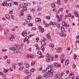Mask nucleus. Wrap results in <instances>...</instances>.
I'll list each match as a JSON object with an SVG mask.
<instances>
[{
    "label": "nucleus",
    "mask_w": 79,
    "mask_h": 79,
    "mask_svg": "<svg viewBox=\"0 0 79 79\" xmlns=\"http://www.w3.org/2000/svg\"><path fill=\"white\" fill-rule=\"evenodd\" d=\"M30 58H33V56L32 55H30Z\"/></svg>",
    "instance_id": "774afa93"
},
{
    "label": "nucleus",
    "mask_w": 79,
    "mask_h": 79,
    "mask_svg": "<svg viewBox=\"0 0 79 79\" xmlns=\"http://www.w3.org/2000/svg\"><path fill=\"white\" fill-rule=\"evenodd\" d=\"M12 5V4H11V3H9L8 5V6H11Z\"/></svg>",
    "instance_id": "13d9d810"
},
{
    "label": "nucleus",
    "mask_w": 79,
    "mask_h": 79,
    "mask_svg": "<svg viewBox=\"0 0 79 79\" xmlns=\"http://www.w3.org/2000/svg\"><path fill=\"white\" fill-rule=\"evenodd\" d=\"M38 11H41L42 10V8H39L38 9Z\"/></svg>",
    "instance_id": "e2e57ef3"
},
{
    "label": "nucleus",
    "mask_w": 79,
    "mask_h": 79,
    "mask_svg": "<svg viewBox=\"0 0 79 79\" xmlns=\"http://www.w3.org/2000/svg\"><path fill=\"white\" fill-rule=\"evenodd\" d=\"M57 3L58 5H61V3H60V0H57Z\"/></svg>",
    "instance_id": "7c9ffc66"
},
{
    "label": "nucleus",
    "mask_w": 79,
    "mask_h": 79,
    "mask_svg": "<svg viewBox=\"0 0 79 79\" xmlns=\"http://www.w3.org/2000/svg\"><path fill=\"white\" fill-rule=\"evenodd\" d=\"M36 22L38 23H40L41 22V19L40 18H36L35 19Z\"/></svg>",
    "instance_id": "1a4fd4ad"
},
{
    "label": "nucleus",
    "mask_w": 79,
    "mask_h": 79,
    "mask_svg": "<svg viewBox=\"0 0 79 79\" xmlns=\"http://www.w3.org/2000/svg\"><path fill=\"white\" fill-rule=\"evenodd\" d=\"M29 36H27L26 38L25 39H26V41L27 42V43H29V41L28 40L29 39Z\"/></svg>",
    "instance_id": "4be33fe9"
},
{
    "label": "nucleus",
    "mask_w": 79,
    "mask_h": 79,
    "mask_svg": "<svg viewBox=\"0 0 79 79\" xmlns=\"http://www.w3.org/2000/svg\"><path fill=\"white\" fill-rule=\"evenodd\" d=\"M8 71V70L6 69H4L3 70L4 73H6Z\"/></svg>",
    "instance_id": "473e14b6"
},
{
    "label": "nucleus",
    "mask_w": 79,
    "mask_h": 79,
    "mask_svg": "<svg viewBox=\"0 0 79 79\" xmlns=\"http://www.w3.org/2000/svg\"><path fill=\"white\" fill-rule=\"evenodd\" d=\"M12 68L13 69H16V66L15 65H13L12 66Z\"/></svg>",
    "instance_id": "de8ad7c7"
},
{
    "label": "nucleus",
    "mask_w": 79,
    "mask_h": 79,
    "mask_svg": "<svg viewBox=\"0 0 79 79\" xmlns=\"http://www.w3.org/2000/svg\"><path fill=\"white\" fill-rule=\"evenodd\" d=\"M35 47H37V48H38V44H35Z\"/></svg>",
    "instance_id": "0e129e2a"
},
{
    "label": "nucleus",
    "mask_w": 79,
    "mask_h": 79,
    "mask_svg": "<svg viewBox=\"0 0 79 79\" xmlns=\"http://www.w3.org/2000/svg\"><path fill=\"white\" fill-rule=\"evenodd\" d=\"M38 55H42V52L40 51H38L37 53Z\"/></svg>",
    "instance_id": "37998d69"
},
{
    "label": "nucleus",
    "mask_w": 79,
    "mask_h": 79,
    "mask_svg": "<svg viewBox=\"0 0 79 79\" xmlns=\"http://www.w3.org/2000/svg\"><path fill=\"white\" fill-rule=\"evenodd\" d=\"M6 50H7V49H2V52H6Z\"/></svg>",
    "instance_id": "3c124183"
},
{
    "label": "nucleus",
    "mask_w": 79,
    "mask_h": 79,
    "mask_svg": "<svg viewBox=\"0 0 79 79\" xmlns=\"http://www.w3.org/2000/svg\"><path fill=\"white\" fill-rule=\"evenodd\" d=\"M27 74L28 76H31V73L29 72L27 73Z\"/></svg>",
    "instance_id": "72a5a7b5"
},
{
    "label": "nucleus",
    "mask_w": 79,
    "mask_h": 79,
    "mask_svg": "<svg viewBox=\"0 0 79 79\" xmlns=\"http://www.w3.org/2000/svg\"><path fill=\"white\" fill-rule=\"evenodd\" d=\"M10 60L8 59L7 60V62L8 63H10Z\"/></svg>",
    "instance_id": "09e8293b"
},
{
    "label": "nucleus",
    "mask_w": 79,
    "mask_h": 79,
    "mask_svg": "<svg viewBox=\"0 0 79 79\" xmlns=\"http://www.w3.org/2000/svg\"><path fill=\"white\" fill-rule=\"evenodd\" d=\"M23 10L24 11H27V8L26 7H23Z\"/></svg>",
    "instance_id": "4c0bfd02"
},
{
    "label": "nucleus",
    "mask_w": 79,
    "mask_h": 79,
    "mask_svg": "<svg viewBox=\"0 0 79 79\" xmlns=\"http://www.w3.org/2000/svg\"><path fill=\"white\" fill-rule=\"evenodd\" d=\"M59 10L61 11H63V8L60 7L59 8Z\"/></svg>",
    "instance_id": "8fccbe9b"
},
{
    "label": "nucleus",
    "mask_w": 79,
    "mask_h": 79,
    "mask_svg": "<svg viewBox=\"0 0 79 79\" xmlns=\"http://www.w3.org/2000/svg\"><path fill=\"white\" fill-rule=\"evenodd\" d=\"M24 69V66H21L19 68V71H21V70H23Z\"/></svg>",
    "instance_id": "5701e85b"
},
{
    "label": "nucleus",
    "mask_w": 79,
    "mask_h": 79,
    "mask_svg": "<svg viewBox=\"0 0 79 79\" xmlns=\"http://www.w3.org/2000/svg\"><path fill=\"white\" fill-rule=\"evenodd\" d=\"M27 17H28V19H26V22L29 23H30V22L31 21V20L30 19H31V16L30 15L28 14V15Z\"/></svg>",
    "instance_id": "f03ea898"
},
{
    "label": "nucleus",
    "mask_w": 79,
    "mask_h": 79,
    "mask_svg": "<svg viewBox=\"0 0 79 79\" xmlns=\"http://www.w3.org/2000/svg\"><path fill=\"white\" fill-rule=\"evenodd\" d=\"M46 19H50V16H48L46 17Z\"/></svg>",
    "instance_id": "58836bf2"
},
{
    "label": "nucleus",
    "mask_w": 79,
    "mask_h": 79,
    "mask_svg": "<svg viewBox=\"0 0 79 79\" xmlns=\"http://www.w3.org/2000/svg\"><path fill=\"white\" fill-rule=\"evenodd\" d=\"M3 76L4 77H5V75L4 74H3V73L2 72H0V76Z\"/></svg>",
    "instance_id": "bb28decb"
},
{
    "label": "nucleus",
    "mask_w": 79,
    "mask_h": 79,
    "mask_svg": "<svg viewBox=\"0 0 79 79\" xmlns=\"http://www.w3.org/2000/svg\"><path fill=\"white\" fill-rule=\"evenodd\" d=\"M10 37H9V39H10L11 41H13V39H15V36L13 35H12V34L11 33L10 34Z\"/></svg>",
    "instance_id": "20e7f679"
},
{
    "label": "nucleus",
    "mask_w": 79,
    "mask_h": 79,
    "mask_svg": "<svg viewBox=\"0 0 79 79\" xmlns=\"http://www.w3.org/2000/svg\"><path fill=\"white\" fill-rule=\"evenodd\" d=\"M18 47V46H14V47H10V50H11L12 51H14L15 50H16V47Z\"/></svg>",
    "instance_id": "7ed1b4c3"
},
{
    "label": "nucleus",
    "mask_w": 79,
    "mask_h": 79,
    "mask_svg": "<svg viewBox=\"0 0 79 79\" xmlns=\"http://www.w3.org/2000/svg\"><path fill=\"white\" fill-rule=\"evenodd\" d=\"M46 61L47 62H50V58H48L46 59Z\"/></svg>",
    "instance_id": "393cba45"
},
{
    "label": "nucleus",
    "mask_w": 79,
    "mask_h": 79,
    "mask_svg": "<svg viewBox=\"0 0 79 79\" xmlns=\"http://www.w3.org/2000/svg\"><path fill=\"white\" fill-rule=\"evenodd\" d=\"M19 7H21V8H24V6L22 4H20L19 5Z\"/></svg>",
    "instance_id": "79ce46f5"
},
{
    "label": "nucleus",
    "mask_w": 79,
    "mask_h": 79,
    "mask_svg": "<svg viewBox=\"0 0 79 79\" xmlns=\"http://www.w3.org/2000/svg\"><path fill=\"white\" fill-rule=\"evenodd\" d=\"M26 68H28L29 67V65L28 64H27L26 65Z\"/></svg>",
    "instance_id": "4d7b16f0"
},
{
    "label": "nucleus",
    "mask_w": 79,
    "mask_h": 79,
    "mask_svg": "<svg viewBox=\"0 0 79 79\" xmlns=\"http://www.w3.org/2000/svg\"><path fill=\"white\" fill-rule=\"evenodd\" d=\"M75 16H76V17H77V16H78V17H79V15L77 14H75Z\"/></svg>",
    "instance_id": "052dcab7"
},
{
    "label": "nucleus",
    "mask_w": 79,
    "mask_h": 79,
    "mask_svg": "<svg viewBox=\"0 0 79 79\" xmlns=\"http://www.w3.org/2000/svg\"><path fill=\"white\" fill-rule=\"evenodd\" d=\"M8 58V57L6 56H5L4 57V60H6V58Z\"/></svg>",
    "instance_id": "864d4df0"
},
{
    "label": "nucleus",
    "mask_w": 79,
    "mask_h": 79,
    "mask_svg": "<svg viewBox=\"0 0 79 79\" xmlns=\"http://www.w3.org/2000/svg\"><path fill=\"white\" fill-rule=\"evenodd\" d=\"M69 63V60H67L65 62V65L67 66V65H68V63Z\"/></svg>",
    "instance_id": "c756f323"
},
{
    "label": "nucleus",
    "mask_w": 79,
    "mask_h": 79,
    "mask_svg": "<svg viewBox=\"0 0 79 79\" xmlns=\"http://www.w3.org/2000/svg\"><path fill=\"white\" fill-rule=\"evenodd\" d=\"M60 37H66V34L65 33H60Z\"/></svg>",
    "instance_id": "0eeeda50"
},
{
    "label": "nucleus",
    "mask_w": 79,
    "mask_h": 79,
    "mask_svg": "<svg viewBox=\"0 0 79 79\" xmlns=\"http://www.w3.org/2000/svg\"><path fill=\"white\" fill-rule=\"evenodd\" d=\"M41 49L42 51H44V50H45V48H44V46H42L41 47Z\"/></svg>",
    "instance_id": "c9c22d12"
},
{
    "label": "nucleus",
    "mask_w": 79,
    "mask_h": 79,
    "mask_svg": "<svg viewBox=\"0 0 79 79\" xmlns=\"http://www.w3.org/2000/svg\"><path fill=\"white\" fill-rule=\"evenodd\" d=\"M27 58H30V55H27Z\"/></svg>",
    "instance_id": "69168bd1"
},
{
    "label": "nucleus",
    "mask_w": 79,
    "mask_h": 79,
    "mask_svg": "<svg viewBox=\"0 0 79 79\" xmlns=\"http://www.w3.org/2000/svg\"><path fill=\"white\" fill-rule=\"evenodd\" d=\"M50 73H51L50 74L49 73L50 76V77H52V76H53V73H54V70H51V71Z\"/></svg>",
    "instance_id": "2eb2a0df"
},
{
    "label": "nucleus",
    "mask_w": 79,
    "mask_h": 79,
    "mask_svg": "<svg viewBox=\"0 0 79 79\" xmlns=\"http://www.w3.org/2000/svg\"><path fill=\"white\" fill-rule=\"evenodd\" d=\"M24 5L25 6H28V4H27V3H24Z\"/></svg>",
    "instance_id": "c03bdc74"
},
{
    "label": "nucleus",
    "mask_w": 79,
    "mask_h": 79,
    "mask_svg": "<svg viewBox=\"0 0 79 79\" xmlns=\"http://www.w3.org/2000/svg\"><path fill=\"white\" fill-rule=\"evenodd\" d=\"M28 50L29 51V52H31V51H32V49H31V48H29L28 49Z\"/></svg>",
    "instance_id": "680f3d73"
},
{
    "label": "nucleus",
    "mask_w": 79,
    "mask_h": 79,
    "mask_svg": "<svg viewBox=\"0 0 79 79\" xmlns=\"http://www.w3.org/2000/svg\"><path fill=\"white\" fill-rule=\"evenodd\" d=\"M35 71V69H32L30 70V72H31L32 73H33Z\"/></svg>",
    "instance_id": "2f4dec72"
},
{
    "label": "nucleus",
    "mask_w": 79,
    "mask_h": 79,
    "mask_svg": "<svg viewBox=\"0 0 79 79\" xmlns=\"http://www.w3.org/2000/svg\"><path fill=\"white\" fill-rule=\"evenodd\" d=\"M57 52H58L59 53H60V52H61V51H62L61 50V48H59L57 49Z\"/></svg>",
    "instance_id": "f3484780"
},
{
    "label": "nucleus",
    "mask_w": 79,
    "mask_h": 79,
    "mask_svg": "<svg viewBox=\"0 0 79 79\" xmlns=\"http://www.w3.org/2000/svg\"><path fill=\"white\" fill-rule=\"evenodd\" d=\"M35 61H32L31 63V66H34V65H35Z\"/></svg>",
    "instance_id": "b1692460"
},
{
    "label": "nucleus",
    "mask_w": 79,
    "mask_h": 79,
    "mask_svg": "<svg viewBox=\"0 0 79 79\" xmlns=\"http://www.w3.org/2000/svg\"><path fill=\"white\" fill-rule=\"evenodd\" d=\"M29 25L30 27L32 26V24L31 23H29Z\"/></svg>",
    "instance_id": "338daca9"
},
{
    "label": "nucleus",
    "mask_w": 79,
    "mask_h": 79,
    "mask_svg": "<svg viewBox=\"0 0 79 79\" xmlns=\"http://www.w3.org/2000/svg\"><path fill=\"white\" fill-rule=\"evenodd\" d=\"M51 6L52 8H54V7L55 6V5L54 4H52Z\"/></svg>",
    "instance_id": "603ef678"
},
{
    "label": "nucleus",
    "mask_w": 79,
    "mask_h": 79,
    "mask_svg": "<svg viewBox=\"0 0 79 79\" xmlns=\"http://www.w3.org/2000/svg\"><path fill=\"white\" fill-rule=\"evenodd\" d=\"M61 31L62 33L65 32H66V30L64 28V27H62L61 28Z\"/></svg>",
    "instance_id": "6e6552de"
},
{
    "label": "nucleus",
    "mask_w": 79,
    "mask_h": 79,
    "mask_svg": "<svg viewBox=\"0 0 79 79\" xmlns=\"http://www.w3.org/2000/svg\"><path fill=\"white\" fill-rule=\"evenodd\" d=\"M49 24L50 25H53V26H54L56 24V23L55 22H50Z\"/></svg>",
    "instance_id": "f8f14e48"
},
{
    "label": "nucleus",
    "mask_w": 79,
    "mask_h": 79,
    "mask_svg": "<svg viewBox=\"0 0 79 79\" xmlns=\"http://www.w3.org/2000/svg\"><path fill=\"white\" fill-rule=\"evenodd\" d=\"M2 5L4 6H8V3H7V2L6 1H5L4 3H2Z\"/></svg>",
    "instance_id": "9d476101"
},
{
    "label": "nucleus",
    "mask_w": 79,
    "mask_h": 79,
    "mask_svg": "<svg viewBox=\"0 0 79 79\" xmlns=\"http://www.w3.org/2000/svg\"><path fill=\"white\" fill-rule=\"evenodd\" d=\"M73 57L74 60H76V58H77V55H76V54H74L73 56Z\"/></svg>",
    "instance_id": "c85d7f7f"
},
{
    "label": "nucleus",
    "mask_w": 79,
    "mask_h": 79,
    "mask_svg": "<svg viewBox=\"0 0 79 79\" xmlns=\"http://www.w3.org/2000/svg\"><path fill=\"white\" fill-rule=\"evenodd\" d=\"M50 45L51 47H52V48L54 47V45H53L52 44H51Z\"/></svg>",
    "instance_id": "bf43d9fd"
},
{
    "label": "nucleus",
    "mask_w": 79,
    "mask_h": 79,
    "mask_svg": "<svg viewBox=\"0 0 79 79\" xmlns=\"http://www.w3.org/2000/svg\"><path fill=\"white\" fill-rule=\"evenodd\" d=\"M69 77L70 78H72V77H74V75L73 74V73H71L69 75Z\"/></svg>",
    "instance_id": "aec40b11"
},
{
    "label": "nucleus",
    "mask_w": 79,
    "mask_h": 79,
    "mask_svg": "<svg viewBox=\"0 0 79 79\" xmlns=\"http://www.w3.org/2000/svg\"><path fill=\"white\" fill-rule=\"evenodd\" d=\"M47 38L48 39H51V37H50V36L49 35H47Z\"/></svg>",
    "instance_id": "cd10ccee"
},
{
    "label": "nucleus",
    "mask_w": 79,
    "mask_h": 79,
    "mask_svg": "<svg viewBox=\"0 0 79 79\" xmlns=\"http://www.w3.org/2000/svg\"><path fill=\"white\" fill-rule=\"evenodd\" d=\"M5 17L6 18H7V19H10V15H5Z\"/></svg>",
    "instance_id": "412c9836"
},
{
    "label": "nucleus",
    "mask_w": 79,
    "mask_h": 79,
    "mask_svg": "<svg viewBox=\"0 0 79 79\" xmlns=\"http://www.w3.org/2000/svg\"><path fill=\"white\" fill-rule=\"evenodd\" d=\"M73 68H76V64H73Z\"/></svg>",
    "instance_id": "a18cd8bd"
},
{
    "label": "nucleus",
    "mask_w": 79,
    "mask_h": 79,
    "mask_svg": "<svg viewBox=\"0 0 79 79\" xmlns=\"http://www.w3.org/2000/svg\"><path fill=\"white\" fill-rule=\"evenodd\" d=\"M41 44L43 46H45V45H46V43H45V42L44 41H41Z\"/></svg>",
    "instance_id": "dca6fc26"
},
{
    "label": "nucleus",
    "mask_w": 79,
    "mask_h": 79,
    "mask_svg": "<svg viewBox=\"0 0 79 79\" xmlns=\"http://www.w3.org/2000/svg\"><path fill=\"white\" fill-rule=\"evenodd\" d=\"M15 46H18L17 47H16V48H17V49H18V48H19V47H20V46L18 45H15Z\"/></svg>",
    "instance_id": "6e6d98bb"
},
{
    "label": "nucleus",
    "mask_w": 79,
    "mask_h": 79,
    "mask_svg": "<svg viewBox=\"0 0 79 79\" xmlns=\"http://www.w3.org/2000/svg\"><path fill=\"white\" fill-rule=\"evenodd\" d=\"M40 32L43 33L44 32V28H42L40 30Z\"/></svg>",
    "instance_id": "6ab92c4d"
},
{
    "label": "nucleus",
    "mask_w": 79,
    "mask_h": 79,
    "mask_svg": "<svg viewBox=\"0 0 79 79\" xmlns=\"http://www.w3.org/2000/svg\"><path fill=\"white\" fill-rule=\"evenodd\" d=\"M54 65L56 67H61V64H58L57 62H54Z\"/></svg>",
    "instance_id": "423d86ee"
},
{
    "label": "nucleus",
    "mask_w": 79,
    "mask_h": 79,
    "mask_svg": "<svg viewBox=\"0 0 79 79\" xmlns=\"http://www.w3.org/2000/svg\"><path fill=\"white\" fill-rule=\"evenodd\" d=\"M55 79H59V77H58V76L57 75H56L55 76Z\"/></svg>",
    "instance_id": "e433bc0d"
},
{
    "label": "nucleus",
    "mask_w": 79,
    "mask_h": 79,
    "mask_svg": "<svg viewBox=\"0 0 79 79\" xmlns=\"http://www.w3.org/2000/svg\"><path fill=\"white\" fill-rule=\"evenodd\" d=\"M14 53L15 54H16V53H21V51L19 50H15L14 51Z\"/></svg>",
    "instance_id": "4468645a"
},
{
    "label": "nucleus",
    "mask_w": 79,
    "mask_h": 79,
    "mask_svg": "<svg viewBox=\"0 0 79 79\" xmlns=\"http://www.w3.org/2000/svg\"><path fill=\"white\" fill-rule=\"evenodd\" d=\"M14 5H18V3L16 2H14Z\"/></svg>",
    "instance_id": "ea45409f"
},
{
    "label": "nucleus",
    "mask_w": 79,
    "mask_h": 79,
    "mask_svg": "<svg viewBox=\"0 0 79 79\" xmlns=\"http://www.w3.org/2000/svg\"><path fill=\"white\" fill-rule=\"evenodd\" d=\"M23 64L22 62H19L18 63V66H20L23 65Z\"/></svg>",
    "instance_id": "a878e982"
},
{
    "label": "nucleus",
    "mask_w": 79,
    "mask_h": 79,
    "mask_svg": "<svg viewBox=\"0 0 79 79\" xmlns=\"http://www.w3.org/2000/svg\"><path fill=\"white\" fill-rule=\"evenodd\" d=\"M25 73H27L29 72V71L27 70H25L24 71Z\"/></svg>",
    "instance_id": "49530a36"
},
{
    "label": "nucleus",
    "mask_w": 79,
    "mask_h": 79,
    "mask_svg": "<svg viewBox=\"0 0 79 79\" xmlns=\"http://www.w3.org/2000/svg\"><path fill=\"white\" fill-rule=\"evenodd\" d=\"M22 35L23 37H26L27 35V33L26 32H22Z\"/></svg>",
    "instance_id": "9b49d317"
},
{
    "label": "nucleus",
    "mask_w": 79,
    "mask_h": 79,
    "mask_svg": "<svg viewBox=\"0 0 79 79\" xmlns=\"http://www.w3.org/2000/svg\"><path fill=\"white\" fill-rule=\"evenodd\" d=\"M50 76V74H44V77H45V78H47V77H48Z\"/></svg>",
    "instance_id": "ddd939ff"
},
{
    "label": "nucleus",
    "mask_w": 79,
    "mask_h": 79,
    "mask_svg": "<svg viewBox=\"0 0 79 79\" xmlns=\"http://www.w3.org/2000/svg\"><path fill=\"white\" fill-rule=\"evenodd\" d=\"M63 75H64V73H63V72H62L60 75V77H62Z\"/></svg>",
    "instance_id": "a19ab883"
},
{
    "label": "nucleus",
    "mask_w": 79,
    "mask_h": 79,
    "mask_svg": "<svg viewBox=\"0 0 79 79\" xmlns=\"http://www.w3.org/2000/svg\"><path fill=\"white\" fill-rule=\"evenodd\" d=\"M62 24L63 26H65V27H69V25L68 24L67 25V23H65V22L63 21L62 23Z\"/></svg>",
    "instance_id": "39448f33"
},
{
    "label": "nucleus",
    "mask_w": 79,
    "mask_h": 79,
    "mask_svg": "<svg viewBox=\"0 0 79 79\" xmlns=\"http://www.w3.org/2000/svg\"><path fill=\"white\" fill-rule=\"evenodd\" d=\"M44 56H39V58H44Z\"/></svg>",
    "instance_id": "5fc2aeb1"
},
{
    "label": "nucleus",
    "mask_w": 79,
    "mask_h": 79,
    "mask_svg": "<svg viewBox=\"0 0 79 79\" xmlns=\"http://www.w3.org/2000/svg\"><path fill=\"white\" fill-rule=\"evenodd\" d=\"M41 78H42V76H40L39 77H37L36 79H41Z\"/></svg>",
    "instance_id": "f704fd0d"
},
{
    "label": "nucleus",
    "mask_w": 79,
    "mask_h": 79,
    "mask_svg": "<svg viewBox=\"0 0 79 79\" xmlns=\"http://www.w3.org/2000/svg\"><path fill=\"white\" fill-rule=\"evenodd\" d=\"M56 18H58V20H59L60 21H61L62 20V19H61V17H60L59 16H58V15H57V14L56 15Z\"/></svg>",
    "instance_id": "a211bd4d"
},
{
    "label": "nucleus",
    "mask_w": 79,
    "mask_h": 79,
    "mask_svg": "<svg viewBox=\"0 0 79 79\" xmlns=\"http://www.w3.org/2000/svg\"><path fill=\"white\" fill-rule=\"evenodd\" d=\"M53 67V66L52 65H49V66L48 67L46 70V74H50V72L53 70V69H52V68Z\"/></svg>",
    "instance_id": "f257e3e1"
}]
</instances>
